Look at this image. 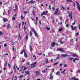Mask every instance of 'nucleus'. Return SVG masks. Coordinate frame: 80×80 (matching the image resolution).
<instances>
[{"label": "nucleus", "mask_w": 80, "mask_h": 80, "mask_svg": "<svg viewBox=\"0 0 80 80\" xmlns=\"http://www.w3.org/2000/svg\"><path fill=\"white\" fill-rule=\"evenodd\" d=\"M15 8L16 9H17V8H18V6H17V5H16L15 6Z\"/></svg>", "instance_id": "obj_53"}, {"label": "nucleus", "mask_w": 80, "mask_h": 80, "mask_svg": "<svg viewBox=\"0 0 80 80\" xmlns=\"http://www.w3.org/2000/svg\"><path fill=\"white\" fill-rule=\"evenodd\" d=\"M23 12H24V14H26V13H27V12L26 11H23Z\"/></svg>", "instance_id": "obj_37"}, {"label": "nucleus", "mask_w": 80, "mask_h": 80, "mask_svg": "<svg viewBox=\"0 0 80 80\" xmlns=\"http://www.w3.org/2000/svg\"><path fill=\"white\" fill-rule=\"evenodd\" d=\"M62 28H61L60 29H59V32H61L62 30Z\"/></svg>", "instance_id": "obj_45"}, {"label": "nucleus", "mask_w": 80, "mask_h": 80, "mask_svg": "<svg viewBox=\"0 0 80 80\" xmlns=\"http://www.w3.org/2000/svg\"><path fill=\"white\" fill-rule=\"evenodd\" d=\"M75 34H76V35H77V36L78 35H79V32H77V33H76Z\"/></svg>", "instance_id": "obj_34"}, {"label": "nucleus", "mask_w": 80, "mask_h": 80, "mask_svg": "<svg viewBox=\"0 0 80 80\" xmlns=\"http://www.w3.org/2000/svg\"><path fill=\"white\" fill-rule=\"evenodd\" d=\"M25 73L26 74H29V75L30 74V72L29 71H25Z\"/></svg>", "instance_id": "obj_20"}, {"label": "nucleus", "mask_w": 80, "mask_h": 80, "mask_svg": "<svg viewBox=\"0 0 80 80\" xmlns=\"http://www.w3.org/2000/svg\"><path fill=\"white\" fill-rule=\"evenodd\" d=\"M7 62H5V63L4 64V67H7Z\"/></svg>", "instance_id": "obj_24"}, {"label": "nucleus", "mask_w": 80, "mask_h": 80, "mask_svg": "<svg viewBox=\"0 0 80 80\" xmlns=\"http://www.w3.org/2000/svg\"><path fill=\"white\" fill-rule=\"evenodd\" d=\"M62 18H63V17H60V20H62Z\"/></svg>", "instance_id": "obj_40"}, {"label": "nucleus", "mask_w": 80, "mask_h": 80, "mask_svg": "<svg viewBox=\"0 0 80 80\" xmlns=\"http://www.w3.org/2000/svg\"><path fill=\"white\" fill-rule=\"evenodd\" d=\"M2 5V2L1 1H0V5Z\"/></svg>", "instance_id": "obj_50"}, {"label": "nucleus", "mask_w": 80, "mask_h": 80, "mask_svg": "<svg viewBox=\"0 0 80 80\" xmlns=\"http://www.w3.org/2000/svg\"><path fill=\"white\" fill-rule=\"evenodd\" d=\"M33 57L34 58V60L37 59V57H36V56L35 55H33Z\"/></svg>", "instance_id": "obj_28"}, {"label": "nucleus", "mask_w": 80, "mask_h": 80, "mask_svg": "<svg viewBox=\"0 0 80 80\" xmlns=\"http://www.w3.org/2000/svg\"><path fill=\"white\" fill-rule=\"evenodd\" d=\"M72 25H75V21H74V23H72Z\"/></svg>", "instance_id": "obj_46"}, {"label": "nucleus", "mask_w": 80, "mask_h": 80, "mask_svg": "<svg viewBox=\"0 0 80 80\" xmlns=\"http://www.w3.org/2000/svg\"><path fill=\"white\" fill-rule=\"evenodd\" d=\"M29 47L30 51L31 52H32V46H31V45H30L29 46Z\"/></svg>", "instance_id": "obj_11"}, {"label": "nucleus", "mask_w": 80, "mask_h": 80, "mask_svg": "<svg viewBox=\"0 0 80 80\" xmlns=\"http://www.w3.org/2000/svg\"><path fill=\"white\" fill-rule=\"evenodd\" d=\"M77 56V55H76L75 54H73L72 55V57H76Z\"/></svg>", "instance_id": "obj_26"}, {"label": "nucleus", "mask_w": 80, "mask_h": 80, "mask_svg": "<svg viewBox=\"0 0 80 80\" xmlns=\"http://www.w3.org/2000/svg\"><path fill=\"white\" fill-rule=\"evenodd\" d=\"M57 51H60V52H65V50H63V49L61 48H58L57 49Z\"/></svg>", "instance_id": "obj_5"}, {"label": "nucleus", "mask_w": 80, "mask_h": 80, "mask_svg": "<svg viewBox=\"0 0 80 80\" xmlns=\"http://www.w3.org/2000/svg\"><path fill=\"white\" fill-rule=\"evenodd\" d=\"M25 49H23L21 52L20 54H22L23 52H24V53L25 54Z\"/></svg>", "instance_id": "obj_15"}, {"label": "nucleus", "mask_w": 80, "mask_h": 80, "mask_svg": "<svg viewBox=\"0 0 80 80\" xmlns=\"http://www.w3.org/2000/svg\"><path fill=\"white\" fill-rule=\"evenodd\" d=\"M73 7H75V3H74L73 4Z\"/></svg>", "instance_id": "obj_49"}, {"label": "nucleus", "mask_w": 80, "mask_h": 80, "mask_svg": "<svg viewBox=\"0 0 80 80\" xmlns=\"http://www.w3.org/2000/svg\"><path fill=\"white\" fill-rule=\"evenodd\" d=\"M8 3V2H5L4 3V5H7Z\"/></svg>", "instance_id": "obj_42"}, {"label": "nucleus", "mask_w": 80, "mask_h": 80, "mask_svg": "<svg viewBox=\"0 0 80 80\" xmlns=\"http://www.w3.org/2000/svg\"><path fill=\"white\" fill-rule=\"evenodd\" d=\"M49 8L51 10V6L50 5H49Z\"/></svg>", "instance_id": "obj_48"}, {"label": "nucleus", "mask_w": 80, "mask_h": 80, "mask_svg": "<svg viewBox=\"0 0 80 80\" xmlns=\"http://www.w3.org/2000/svg\"><path fill=\"white\" fill-rule=\"evenodd\" d=\"M56 14H57V15H60V13H59L58 12H57L56 13Z\"/></svg>", "instance_id": "obj_41"}, {"label": "nucleus", "mask_w": 80, "mask_h": 80, "mask_svg": "<svg viewBox=\"0 0 80 80\" xmlns=\"http://www.w3.org/2000/svg\"><path fill=\"white\" fill-rule=\"evenodd\" d=\"M79 29L80 30V24H79Z\"/></svg>", "instance_id": "obj_63"}, {"label": "nucleus", "mask_w": 80, "mask_h": 80, "mask_svg": "<svg viewBox=\"0 0 80 80\" xmlns=\"http://www.w3.org/2000/svg\"><path fill=\"white\" fill-rule=\"evenodd\" d=\"M60 66L61 67H62V63L60 64Z\"/></svg>", "instance_id": "obj_57"}, {"label": "nucleus", "mask_w": 80, "mask_h": 80, "mask_svg": "<svg viewBox=\"0 0 80 80\" xmlns=\"http://www.w3.org/2000/svg\"><path fill=\"white\" fill-rule=\"evenodd\" d=\"M58 22V19H56V22Z\"/></svg>", "instance_id": "obj_55"}, {"label": "nucleus", "mask_w": 80, "mask_h": 80, "mask_svg": "<svg viewBox=\"0 0 80 80\" xmlns=\"http://www.w3.org/2000/svg\"><path fill=\"white\" fill-rule=\"evenodd\" d=\"M8 53H6V54H4V55H8Z\"/></svg>", "instance_id": "obj_60"}, {"label": "nucleus", "mask_w": 80, "mask_h": 80, "mask_svg": "<svg viewBox=\"0 0 80 80\" xmlns=\"http://www.w3.org/2000/svg\"><path fill=\"white\" fill-rule=\"evenodd\" d=\"M26 39L28 40V35L27 34L26 35Z\"/></svg>", "instance_id": "obj_36"}, {"label": "nucleus", "mask_w": 80, "mask_h": 80, "mask_svg": "<svg viewBox=\"0 0 80 80\" xmlns=\"http://www.w3.org/2000/svg\"><path fill=\"white\" fill-rule=\"evenodd\" d=\"M67 10H69V7H67Z\"/></svg>", "instance_id": "obj_62"}, {"label": "nucleus", "mask_w": 80, "mask_h": 80, "mask_svg": "<svg viewBox=\"0 0 80 80\" xmlns=\"http://www.w3.org/2000/svg\"><path fill=\"white\" fill-rule=\"evenodd\" d=\"M18 80V78H15L14 80Z\"/></svg>", "instance_id": "obj_59"}, {"label": "nucleus", "mask_w": 80, "mask_h": 80, "mask_svg": "<svg viewBox=\"0 0 80 80\" xmlns=\"http://www.w3.org/2000/svg\"><path fill=\"white\" fill-rule=\"evenodd\" d=\"M48 54L49 55H50L52 54V52H50L48 53Z\"/></svg>", "instance_id": "obj_35"}, {"label": "nucleus", "mask_w": 80, "mask_h": 80, "mask_svg": "<svg viewBox=\"0 0 80 80\" xmlns=\"http://www.w3.org/2000/svg\"><path fill=\"white\" fill-rule=\"evenodd\" d=\"M78 73H80V70H78Z\"/></svg>", "instance_id": "obj_64"}, {"label": "nucleus", "mask_w": 80, "mask_h": 80, "mask_svg": "<svg viewBox=\"0 0 80 80\" xmlns=\"http://www.w3.org/2000/svg\"><path fill=\"white\" fill-rule=\"evenodd\" d=\"M28 3L29 4L31 3V4H34V3H35V2H34V1L32 0L29 2Z\"/></svg>", "instance_id": "obj_7"}, {"label": "nucleus", "mask_w": 80, "mask_h": 80, "mask_svg": "<svg viewBox=\"0 0 80 80\" xmlns=\"http://www.w3.org/2000/svg\"><path fill=\"white\" fill-rule=\"evenodd\" d=\"M77 8H78V10H79V11H80V7L78 6V7H77Z\"/></svg>", "instance_id": "obj_33"}, {"label": "nucleus", "mask_w": 80, "mask_h": 80, "mask_svg": "<svg viewBox=\"0 0 80 80\" xmlns=\"http://www.w3.org/2000/svg\"><path fill=\"white\" fill-rule=\"evenodd\" d=\"M37 63V62H35L32 64V65L31 68H33V67H35V65H36V63Z\"/></svg>", "instance_id": "obj_6"}, {"label": "nucleus", "mask_w": 80, "mask_h": 80, "mask_svg": "<svg viewBox=\"0 0 80 80\" xmlns=\"http://www.w3.org/2000/svg\"><path fill=\"white\" fill-rule=\"evenodd\" d=\"M62 56L63 57H66L69 56V55L65 54H62Z\"/></svg>", "instance_id": "obj_9"}, {"label": "nucleus", "mask_w": 80, "mask_h": 80, "mask_svg": "<svg viewBox=\"0 0 80 80\" xmlns=\"http://www.w3.org/2000/svg\"><path fill=\"white\" fill-rule=\"evenodd\" d=\"M60 42L62 44V43H63V41H62V40L60 41Z\"/></svg>", "instance_id": "obj_43"}, {"label": "nucleus", "mask_w": 80, "mask_h": 80, "mask_svg": "<svg viewBox=\"0 0 80 80\" xmlns=\"http://www.w3.org/2000/svg\"><path fill=\"white\" fill-rule=\"evenodd\" d=\"M70 60L71 61H72V60H73L74 63H75V61H76V60H78V61L79 60V59H77V58H76L75 59H74V58H70Z\"/></svg>", "instance_id": "obj_1"}, {"label": "nucleus", "mask_w": 80, "mask_h": 80, "mask_svg": "<svg viewBox=\"0 0 80 80\" xmlns=\"http://www.w3.org/2000/svg\"><path fill=\"white\" fill-rule=\"evenodd\" d=\"M21 20H23L24 18V17H23L22 15H21Z\"/></svg>", "instance_id": "obj_29"}, {"label": "nucleus", "mask_w": 80, "mask_h": 80, "mask_svg": "<svg viewBox=\"0 0 80 80\" xmlns=\"http://www.w3.org/2000/svg\"><path fill=\"white\" fill-rule=\"evenodd\" d=\"M35 24L36 25H37V21H36V23H35Z\"/></svg>", "instance_id": "obj_58"}, {"label": "nucleus", "mask_w": 80, "mask_h": 80, "mask_svg": "<svg viewBox=\"0 0 80 80\" xmlns=\"http://www.w3.org/2000/svg\"><path fill=\"white\" fill-rule=\"evenodd\" d=\"M72 11L71 12V13L69 14V15L68 16L69 17H70V19L71 20L72 19Z\"/></svg>", "instance_id": "obj_8"}, {"label": "nucleus", "mask_w": 80, "mask_h": 80, "mask_svg": "<svg viewBox=\"0 0 80 80\" xmlns=\"http://www.w3.org/2000/svg\"><path fill=\"white\" fill-rule=\"evenodd\" d=\"M36 21H37V20H38V17H36Z\"/></svg>", "instance_id": "obj_61"}, {"label": "nucleus", "mask_w": 80, "mask_h": 80, "mask_svg": "<svg viewBox=\"0 0 80 80\" xmlns=\"http://www.w3.org/2000/svg\"><path fill=\"white\" fill-rule=\"evenodd\" d=\"M69 25L68 24H67L66 25V27H68V26H69Z\"/></svg>", "instance_id": "obj_51"}, {"label": "nucleus", "mask_w": 80, "mask_h": 80, "mask_svg": "<svg viewBox=\"0 0 80 80\" xmlns=\"http://www.w3.org/2000/svg\"><path fill=\"white\" fill-rule=\"evenodd\" d=\"M42 72L43 73H46V72H47V71L45 70H43L42 71Z\"/></svg>", "instance_id": "obj_21"}, {"label": "nucleus", "mask_w": 80, "mask_h": 80, "mask_svg": "<svg viewBox=\"0 0 80 80\" xmlns=\"http://www.w3.org/2000/svg\"><path fill=\"white\" fill-rule=\"evenodd\" d=\"M33 32L34 33L36 37H37V35H38V34L37 33V32L35 30V29H33V28H32V30Z\"/></svg>", "instance_id": "obj_2"}, {"label": "nucleus", "mask_w": 80, "mask_h": 80, "mask_svg": "<svg viewBox=\"0 0 80 80\" xmlns=\"http://www.w3.org/2000/svg\"><path fill=\"white\" fill-rule=\"evenodd\" d=\"M60 74V73L59 72V71H58L56 73V75H58Z\"/></svg>", "instance_id": "obj_25"}, {"label": "nucleus", "mask_w": 80, "mask_h": 80, "mask_svg": "<svg viewBox=\"0 0 80 80\" xmlns=\"http://www.w3.org/2000/svg\"><path fill=\"white\" fill-rule=\"evenodd\" d=\"M46 60L44 61V62H47V61H48V59L47 58H46Z\"/></svg>", "instance_id": "obj_47"}, {"label": "nucleus", "mask_w": 80, "mask_h": 80, "mask_svg": "<svg viewBox=\"0 0 80 80\" xmlns=\"http://www.w3.org/2000/svg\"><path fill=\"white\" fill-rule=\"evenodd\" d=\"M66 2H72V0H66Z\"/></svg>", "instance_id": "obj_12"}, {"label": "nucleus", "mask_w": 80, "mask_h": 80, "mask_svg": "<svg viewBox=\"0 0 80 80\" xmlns=\"http://www.w3.org/2000/svg\"><path fill=\"white\" fill-rule=\"evenodd\" d=\"M75 2L77 5V7H79L80 6V4H79V3H78V2Z\"/></svg>", "instance_id": "obj_14"}, {"label": "nucleus", "mask_w": 80, "mask_h": 80, "mask_svg": "<svg viewBox=\"0 0 80 80\" xmlns=\"http://www.w3.org/2000/svg\"><path fill=\"white\" fill-rule=\"evenodd\" d=\"M57 59H60V55L58 54V57L57 58Z\"/></svg>", "instance_id": "obj_27"}, {"label": "nucleus", "mask_w": 80, "mask_h": 80, "mask_svg": "<svg viewBox=\"0 0 80 80\" xmlns=\"http://www.w3.org/2000/svg\"><path fill=\"white\" fill-rule=\"evenodd\" d=\"M24 31H25V30H26V29H27V28H25V26H24Z\"/></svg>", "instance_id": "obj_38"}, {"label": "nucleus", "mask_w": 80, "mask_h": 80, "mask_svg": "<svg viewBox=\"0 0 80 80\" xmlns=\"http://www.w3.org/2000/svg\"><path fill=\"white\" fill-rule=\"evenodd\" d=\"M58 63V62H56L54 63V64H53V65H57Z\"/></svg>", "instance_id": "obj_30"}, {"label": "nucleus", "mask_w": 80, "mask_h": 80, "mask_svg": "<svg viewBox=\"0 0 80 80\" xmlns=\"http://www.w3.org/2000/svg\"><path fill=\"white\" fill-rule=\"evenodd\" d=\"M34 73H39L40 72L38 71H35L34 72Z\"/></svg>", "instance_id": "obj_23"}, {"label": "nucleus", "mask_w": 80, "mask_h": 80, "mask_svg": "<svg viewBox=\"0 0 80 80\" xmlns=\"http://www.w3.org/2000/svg\"><path fill=\"white\" fill-rule=\"evenodd\" d=\"M10 26V25L9 24H8L7 26V30H8V28H9V27Z\"/></svg>", "instance_id": "obj_18"}, {"label": "nucleus", "mask_w": 80, "mask_h": 80, "mask_svg": "<svg viewBox=\"0 0 80 80\" xmlns=\"http://www.w3.org/2000/svg\"><path fill=\"white\" fill-rule=\"evenodd\" d=\"M72 80H79L78 79L75 78H72Z\"/></svg>", "instance_id": "obj_19"}, {"label": "nucleus", "mask_w": 80, "mask_h": 80, "mask_svg": "<svg viewBox=\"0 0 80 80\" xmlns=\"http://www.w3.org/2000/svg\"><path fill=\"white\" fill-rule=\"evenodd\" d=\"M16 68H17V70H19V68H18L17 67H16Z\"/></svg>", "instance_id": "obj_44"}, {"label": "nucleus", "mask_w": 80, "mask_h": 80, "mask_svg": "<svg viewBox=\"0 0 80 80\" xmlns=\"http://www.w3.org/2000/svg\"><path fill=\"white\" fill-rule=\"evenodd\" d=\"M19 77H20V78L21 77L22 78H23V75L20 76Z\"/></svg>", "instance_id": "obj_54"}, {"label": "nucleus", "mask_w": 80, "mask_h": 80, "mask_svg": "<svg viewBox=\"0 0 80 80\" xmlns=\"http://www.w3.org/2000/svg\"><path fill=\"white\" fill-rule=\"evenodd\" d=\"M55 45L58 46V44L55 42H52L51 44V46H52V47H54Z\"/></svg>", "instance_id": "obj_4"}, {"label": "nucleus", "mask_w": 80, "mask_h": 80, "mask_svg": "<svg viewBox=\"0 0 80 80\" xmlns=\"http://www.w3.org/2000/svg\"><path fill=\"white\" fill-rule=\"evenodd\" d=\"M77 28V27H74L72 28V30H74L76 29Z\"/></svg>", "instance_id": "obj_22"}, {"label": "nucleus", "mask_w": 80, "mask_h": 80, "mask_svg": "<svg viewBox=\"0 0 80 80\" xmlns=\"http://www.w3.org/2000/svg\"><path fill=\"white\" fill-rule=\"evenodd\" d=\"M27 64L28 65L30 64V62H28L27 63Z\"/></svg>", "instance_id": "obj_52"}, {"label": "nucleus", "mask_w": 80, "mask_h": 80, "mask_svg": "<svg viewBox=\"0 0 80 80\" xmlns=\"http://www.w3.org/2000/svg\"><path fill=\"white\" fill-rule=\"evenodd\" d=\"M49 79L50 80H52L53 79V77L51 75L50 77L49 78Z\"/></svg>", "instance_id": "obj_17"}, {"label": "nucleus", "mask_w": 80, "mask_h": 80, "mask_svg": "<svg viewBox=\"0 0 80 80\" xmlns=\"http://www.w3.org/2000/svg\"><path fill=\"white\" fill-rule=\"evenodd\" d=\"M47 30H50V28L47 27V28H46Z\"/></svg>", "instance_id": "obj_31"}, {"label": "nucleus", "mask_w": 80, "mask_h": 80, "mask_svg": "<svg viewBox=\"0 0 80 80\" xmlns=\"http://www.w3.org/2000/svg\"><path fill=\"white\" fill-rule=\"evenodd\" d=\"M58 11H59V9L58 8H57L56 9V11L55 13H54V15H56L57 13L58 12Z\"/></svg>", "instance_id": "obj_10"}, {"label": "nucleus", "mask_w": 80, "mask_h": 80, "mask_svg": "<svg viewBox=\"0 0 80 80\" xmlns=\"http://www.w3.org/2000/svg\"><path fill=\"white\" fill-rule=\"evenodd\" d=\"M4 47H7V44H4Z\"/></svg>", "instance_id": "obj_56"}, {"label": "nucleus", "mask_w": 80, "mask_h": 80, "mask_svg": "<svg viewBox=\"0 0 80 80\" xmlns=\"http://www.w3.org/2000/svg\"><path fill=\"white\" fill-rule=\"evenodd\" d=\"M8 20L7 18H4L3 19V21L4 22H7Z\"/></svg>", "instance_id": "obj_13"}, {"label": "nucleus", "mask_w": 80, "mask_h": 80, "mask_svg": "<svg viewBox=\"0 0 80 80\" xmlns=\"http://www.w3.org/2000/svg\"><path fill=\"white\" fill-rule=\"evenodd\" d=\"M16 17H17V14H15L14 16L12 17V21H14L16 19Z\"/></svg>", "instance_id": "obj_3"}, {"label": "nucleus", "mask_w": 80, "mask_h": 80, "mask_svg": "<svg viewBox=\"0 0 80 80\" xmlns=\"http://www.w3.org/2000/svg\"><path fill=\"white\" fill-rule=\"evenodd\" d=\"M42 14L43 15H47V13H46V12H45V11L42 12Z\"/></svg>", "instance_id": "obj_32"}, {"label": "nucleus", "mask_w": 80, "mask_h": 80, "mask_svg": "<svg viewBox=\"0 0 80 80\" xmlns=\"http://www.w3.org/2000/svg\"><path fill=\"white\" fill-rule=\"evenodd\" d=\"M24 57L25 58H27L28 57L27 56V53L26 52H24Z\"/></svg>", "instance_id": "obj_16"}, {"label": "nucleus", "mask_w": 80, "mask_h": 80, "mask_svg": "<svg viewBox=\"0 0 80 80\" xmlns=\"http://www.w3.org/2000/svg\"><path fill=\"white\" fill-rule=\"evenodd\" d=\"M30 36H32V32L31 31L30 32Z\"/></svg>", "instance_id": "obj_39"}]
</instances>
